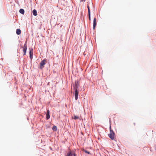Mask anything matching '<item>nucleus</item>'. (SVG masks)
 <instances>
[{
	"label": "nucleus",
	"instance_id": "27",
	"mask_svg": "<svg viewBox=\"0 0 156 156\" xmlns=\"http://www.w3.org/2000/svg\"><path fill=\"white\" fill-rule=\"evenodd\" d=\"M46 118V119L47 120H48V119L50 118Z\"/></svg>",
	"mask_w": 156,
	"mask_h": 156
},
{
	"label": "nucleus",
	"instance_id": "10",
	"mask_svg": "<svg viewBox=\"0 0 156 156\" xmlns=\"http://www.w3.org/2000/svg\"><path fill=\"white\" fill-rule=\"evenodd\" d=\"M46 114V117H50V111L49 110H47V112L45 113Z\"/></svg>",
	"mask_w": 156,
	"mask_h": 156
},
{
	"label": "nucleus",
	"instance_id": "5",
	"mask_svg": "<svg viewBox=\"0 0 156 156\" xmlns=\"http://www.w3.org/2000/svg\"><path fill=\"white\" fill-rule=\"evenodd\" d=\"M67 156H76V155L74 151H70L67 153Z\"/></svg>",
	"mask_w": 156,
	"mask_h": 156
},
{
	"label": "nucleus",
	"instance_id": "18",
	"mask_svg": "<svg viewBox=\"0 0 156 156\" xmlns=\"http://www.w3.org/2000/svg\"><path fill=\"white\" fill-rule=\"evenodd\" d=\"M88 16L89 20H91L90 13H88Z\"/></svg>",
	"mask_w": 156,
	"mask_h": 156
},
{
	"label": "nucleus",
	"instance_id": "9",
	"mask_svg": "<svg viewBox=\"0 0 156 156\" xmlns=\"http://www.w3.org/2000/svg\"><path fill=\"white\" fill-rule=\"evenodd\" d=\"M19 12L21 14L24 15L25 13V10L23 9H20L19 10Z\"/></svg>",
	"mask_w": 156,
	"mask_h": 156
},
{
	"label": "nucleus",
	"instance_id": "2",
	"mask_svg": "<svg viewBox=\"0 0 156 156\" xmlns=\"http://www.w3.org/2000/svg\"><path fill=\"white\" fill-rule=\"evenodd\" d=\"M74 91L73 92V94L75 97V99L76 100H77L78 98V94L79 92L78 90H74Z\"/></svg>",
	"mask_w": 156,
	"mask_h": 156
},
{
	"label": "nucleus",
	"instance_id": "4",
	"mask_svg": "<svg viewBox=\"0 0 156 156\" xmlns=\"http://www.w3.org/2000/svg\"><path fill=\"white\" fill-rule=\"evenodd\" d=\"M115 134L113 131H110V133L108 134L109 137L112 139L114 140V139Z\"/></svg>",
	"mask_w": 156,
	"mask_h": 156
},
{
	"label": "nucleus",
	"instance_id": "19",
	"mask_svg": "<svg viewBox=\"0 0 156 156\" xmlns=\"http://www.w3.org/2000/svg\"><path fill=\"white\" fill-rule=\"evenodd\" d=\"M84 152H85L86 153H87V154H90V152H89L88 151H86V150H84Z\"/></svg>",
	"mask_w": 156,
	"mask_h": 156
},
{
	"label": "nucleus",
	"instance_id": "25",
	"mask_svg": "<svg viewBox=\"0 0 156 156\" xmlns=\"http://www.w3.org/2000/svg\"><path fill=\"white\" fill-rule=\"evenodd\" d=\"M49 83H49V82L48 83V84H47V85H49Z\"/></svg>",
	"mask_w": 156,
	"mask_h": 156
},
{
	"label": "nucleus",
	"instance_id": "13",
	"mask_svg": "<svg viewBox=\"0 0 156 156\" xmlns=\"http://www.w3.org/2000/svg\"><path fill=\"white\" fill-rule=\"evenodd\" d=\"M33 54H29V57L31 60H32L33 58Z\"/></svg>",
	"mask_w": 156,
	"mask_h": 156
},
{
	"label": "nucleus",
	"instance_id": "11",
	"mask_svg": "<svg viewBox=\"0 0 156 156\" xmlns=\"http://www.w3.org/2000/svg\"><path fill=\"white\" fill-rule=\"evenodd\" d=\"M22 48H23V49H25L27 50V44H24V46L22 47Z\"/></svg>",
	"mask_w": 156,
	"mask_h": 156
},
{
	"label": "nucleus",
	"instance_id": "22",
	"mask_svg": "<svg viewBox=\"0 0 156 156\" xmlns=\"http://www.w3.org/2000/svg\"><path fill=\"white\" fill-rule=\"evenodd\" d=\"M27 38L26 39V40L25 41V44H27Z\"/></svg>",
	"mask_w": 156,
	"mask_h": 156
},
{
	"label": "nucleus",
	"instance_id": "16",
	"mask_svg": "<svg viewBox=\"0 0 156 156\" xmlns=\"http://www.w3.org/2000/svg\"><path fill=\"white\" fill-rule=\"evenodd\" d=\"M27 50H25V49H23V55H26V52H27Z\"/></svg>",
	"mask_w": 156,
	"mask_h": 156
},
{
	"label": "nucleus",
	"instance_id": "1",
	"mask_svg": "<svg viewBox=\"0 0 156 156\" xmlns=\"http://www.w3.org/2000/svg\"><path fill=\"white\" fill-rule=\"evenodd\" d=\"M47 59L46 58H44L42 60L40 63V66L38 67L39 68L41 69H42L44 67V66L46 64Z\"/></svg>",
	"mask_w": 156,
	"mask_h": 156
},
{
	"label": "nucleus",
	"instance_id": "24",
	"mask_svg": "<svg viewBox=\"0 0 156 156\" xmlns=\"http://www.w3.org/2000/svg\"><path fill=\"white\" fill-rule=\"evenodd\" d=\"M116 114H113V115H112V116H113V115L116 116Z\"/></svg>",
	"mask_w": 156,
	"mask_h": 156
},
{
	"label": "nucleus",
	"instance_id": "8",
	"mask_svg": "<svg viewBox=\"0 0 156 156\" xmlns=\"http://www.w3.org/2000/svg\"><path fill=\"white\" fill-rule=\"evenodd\" d=\"M16 33L17 35H19L21 34V31L20 29H17L16 30Z\"/></svg>",
	"mask_w": 156,
	"mask_h": 156
},
{
	"label": "nucleus",
	"instance_id": "15",
	"mask_svg": "<svg viewBox=\"0 0 156 156\" xmlns=\"http://www.w3.org/2000/svg\"><path fill=\"white\" fill-rule=\"evenodd\" d=\"M52 129L55 131H56L57 130V127L56 126H54L52 128Z\"/></svg>",
	"mask_w": 156,
	"mask_h": 156
},
{
	"label": "nucleus",
	"instance_id": "26",
	"mask_svg": "<svg viewBox=\"0 0 156 156\" xmlns=\"http://www.w3.org/2000/svg\"><path fill=\"white\" fill-rule=\"evenodd\" d=\"M74 117H78V116H77L74 115Z\"/></svg>",
	"mask_w": 156,
	"mask_h": 156
},
{
	"label": "nucleus",
	"instance_id": "7",
	"mask_svg": "<svg viewBox=\"0 0 156 156\" xmlns=\"http://www.w3.org/2000/svg\"><path fill=\"white\" fill-rule=\"evenodd\" d=\"M32 14L34 16H36L37 15V12L36 9H34L32 11Z\"/></svg>",
	"mask_w": 156,
	"mask_h": 156
},
{
	"label": "nucleus",
	"instance_id": "12",
	"mask_svg": "<svg viewBox=\"0 0 156 156\" xmlns=\"http://www.w3.org/2000/svg\"><path fill=\"white\" fill-rule=\"evenodd\" d=\"M33 48H29V54H33Z\"/></svg>",
	"mask_w": 156,
	"mask_h": 156
},
{
	"label": "nucleus",
	"instance_id": "20",
	"mask_svg": "<svg viewBox=\"0 0 156 156\" xmlns=\"http://www.w3.org/2000/svg\"><path fill=\"white\" fill-rule=\"evenodd\" d=\"M15 2L17 3V4H19V1H18V0H15Z\"/></svg>",
	"mask_w": 156,
	"mask_h": 156
},
{
	"label": "nucleus",
	"instance_id": "14",
	"mask_svg": "<svg viewBox=\"0 0 156 156\" xmlns=\"http://www.w3.org/2000/svg\"><path fill=\"white\" fill-rule=\"evenodd\" d=\"M87 7L88 9V13H90V9L88 4L87 5Z\"/></svg>",
	"mask_w": 156,
	"mask_h": 156
},
{
	"label": "nucleus",
	"instance_id": "6",
	"mask_svg": "<svg viewBox=\"0 0 156 156\" xmlns=\"http://www.w3.org/2000/svg\"><path fill=\"white\" fill-rule=\"evenodd\" d=\"M93 24V29L94 30L97 25L96 19L95 17H94V19Z\"/></svg>",
	"mask_w": 156,
	"mask_h": 156
},
{
	"label": "nucleus",
	"instance_id": "3",
	"mask_svg": "<svg viewBox=\"0 0 156 156\" xmlns=\"http://www.w3.org/2000/svg\"><path fill=\"white\" fill-rule=\"evenodd\" d=\"M79 87V81L76 80L75 82V84L73 85V90H78Z\"/></svg>",
	"mask_w": 156,
	"mask_h": 156
},
{
	"label": "nucleus",
	"instance_id": "17",
	"mask_svg": "<svg viewBox=\"0 0 156 156\" xmlns=\"http://www.w3.org/2000/svg\"><path fill=\"white\" fill-rule=\"evenodd\" d=\"M92 8L93 10H95V5H94L92 2Z\"/></svg>",
	"mask_w": 156,
	"mask_h": 156
},
{
	"label": "nucleus",
	"instance_id": "21",
	"mask_svg": "<svg viewBox=\"0 0 156 156\" xmlns=\"http://www.w3.org/2000/svg\"><path fill=\"white\" fill-rule=\"evenodd\" d=\"M86 1V0H80V2H85Z\"/></svg>",
	"mask_w": 156,
	"mask_h": 156
},
{
	"label": "nucleus",
	"instance_id": "23",
	"mask_svg": "<svg viewBox=\"0 0 156 156\" xmlns=\"http://www.w3.org/2000/svg\"><path fill=\"white\" fill-rule=\"evenodd\" d=\"M78 118H73L75 120L76 119Z\"/></svg>",
	"mask_w": 156,
	"mask_h": 156
}]
</instances>
